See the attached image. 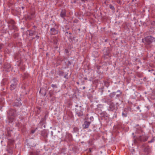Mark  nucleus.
Returning <instances> with one entry per match:
<instances>
[{"instance_id":"obj_1","label":"nucleus","mask_w":155,"mask_h":155,"mask_svg":"<svg viewBox=\"0 0 155 155\" xmlns=\"http://www.w3.org/2000/svg\"><path fill=\"white\" fill-rule=\"evenodd\" d=\"M8 118L9 120V122H12L13 121L16 115V111L13 109H11L8 112Z\"/></svg>"},{"instance_id":"obj_2","label":"nucleus","mask_w":155,"mask_h":155,"mask_svg":"<svg viewBox=\"0 0 155 155\" xmlns=\"http://www.w3.org/2000/svg\"><path fill=\"white\" fill-rule=\"evenodd\" d=\"M144 41H145V43L148 45H149L151 43L155 41V38L151 36H148L146 37L144 39H142V41L144 42Z\"/></svg>"},{"instance_id":"obj_3","label":"nucleus","mask_w":155,"mask_h":155,"mask_svg":"<svg viewBox=\"0 0 155 155\" xmlns=\"http://www.w3.org/2000/svg\"><path fill=\"white\" fill-rule=\"evenodd\" d=\"M58 27V26L55 24V28H52L50 29V33L51 35H55L58 33L57 29Z\"/></svg>"},{"instance_id":"obj_4","label":"nucleus","mask_w":155,"mask_h":155,"mask_svg":"<svg viewBox=\"0 0 155 155\" xmlns=\"http://www.w3.org/2000/svg\"><path fill=\"white\" fill-rule=\"evenodd\" d=\"M148 137L147 136H140L137 138V140L140 141L145 142L147 140Z\"/></svg>"},{"instance_id":"obj_5","label":"nucleus","mask_w":155,"mask_h":155,"mask_svg":"<svg viewBox=\"0 0 155 155\" xmlns=\"http://www.w3.org/2000/svg\"><path fill=\"white\" fill-rule=\"evenodd\" d=\"M117 108V106L113 103L111 102L109 106V110L111 111H113Z\"/></svg>"},{"instance_id":"obj_6","label":"nucleus","mask_w":155,"mask_h":155,"mask_svg":"<svg viewBox=\"0 0 155 155\" xmlns=\"http://www.w3.org/2000/svg\"><path fill=\"white\" fill-rule=\"evenodd\" d=\"M8 22L11 24L12 25V29H15V30H17V28L15 25V21L12 20H11L9 21Z\"/></svg>"},{"instance_id":"obj_7","label":"nucleus","mask_w":155,"mask_h":155,"mask_svg":"<svg viewBox=\"0 0 155 155\" xmlns=\"http://www.w3.org/2000/svg\"><path fill=\"white\" fill-rule=\"evenodd\" d=\"M90 124V122L85 121H84V124L83 125V128L84 129L87 128H88Z\"/></svg>"},{"instance_id":"obj_8","label":"nucleus","mask_w":155,"mask_h":155,"mask_svg":"<svg viewBox=\"0 0 155 155\" xmlns=\"http://www.w3.org/2000/svg\"><path fill=\"white\" fill-rule=\"evenodd\" d=\"M14 81H15V84H12L11 85L10 89L11 90L14 89L16 88V86L17 85V80L15 79Z\"/></svg>"},{"instance_id":"obj_9","label":"nucleus","mask_w":155,"mask_h":155,"mask_svg":"<svg viewBox=\"0 0 155 155\" xmlns=\"http://www.w3.org/2000/svg\"><path fill=\"white\" fill-rule=\"evenodd\" d=\"M60 15L61 17L64 18L66 16V10L64 9L62 10Z\"/></svg>"},{"instance_id":"obj_10","label":"nucleus","mask_w":155,"mask_h":155,"mask_svg":"<svg viewBox=\"0 0 155 155\" xmlns=\"http://www.w3.org/2000/svg\"><path fill=\"white\" fill-rule=\"evenodd\" d=\"M127 110V109H125L124 110V112H123L122 114L123 116L124 117H126L127 116V113L126 112Z\"/></svg>"},{"instance_id":"obj_11","label":"nucleus","mask_w":155,"mask_h":155,"mask_svg":"<svg viewBox=\"0 0 155 155\" xmlns=\"http://www.w3.org/2000/svg\"><path fill=\"white\" fill-rule=\"evenodd\" d=\"M77 114L79 117L82 116L83 115V113L82 111H80L79 112H77Z\"/></svg>"},{"instance_id":"obj_12","label":"nucleus","mask_w":155,"mask_h":155,"mask_svg":"<svg viewBox=\"0 0 155 155\" xmlns=\"http://www.w3.org/2000/svg\"><path fill=\"white\" fill-rule=\"evenodd\" d=\"M34 33V32H32L31 31H29V35L30 36H32Z\"/></svg>"},{"instance_id":"obj_13","label":"nucleus","mask_w":155,"mask_h":155,"mask_svg":"<svg viewBox=\"0 0 155 155\" xmlns=\"http://www.w3.org/2000/svg\"><path fill=\"white\" fill-rule=\"evenodd\" d=\"M110 8L113 10L114 9V6L111 5H110L109 6Z\"/></svg>"},{"instance_id":"obj_14","label":"nucleus","mask_w":155,"mask_h":155,"mask_svg":"<svg viewBox=\"0 0 155 155\" xmlns=\"http://www.w3.org/2000/svg\"><path fill=\"white\" fill-rule=\"evenodd\" d=\"M30 155H37V154L35 153L31 152L30 153Z\"/></svg>"},{"instance_id":"obj_15","label":"nucleus","mask_w":155,"mask_h":155,"mask_svg":"<svg viewBox=\"0 0 155 155\" xmlns=\"http://www.w3.org/2000/svg\"><path fill=\"white\" fill-rule=\"evenodd\" d=\"M51 87L53 88H57V87L55 84H52Z\"/></svg>"},{"instance_id":"obj_16","label":"nucleus","mask_w":155,"mask_h":155,"mask_svg":"<svg viewBox=\"0 0 155 155\" xmlns=\"http://www.w3.org/2000/svg\"><path fill=\"white\" fill-rule=\"evenodd\" d=\"M154 141V139H152L150 141H148L149 143H150L153 142Z\"/></svg>"},{"instance_id":"obj_17","label":"nucleus","mask_w":155,"mask_h":155,"mask_svg":"<svg viewBox=\"0 0 155 155\" xmlns=\"http://www.w3.org/2000/svg\"><path fill=\"white\" fill-rule=\"evenodd\" d=\"M28 18L29 19L31 20V19L32 18L31 17H30L29 16H28Z\"/></svg>"},{"instance_id":"obj_18","label":"nucleus","mask_w":155,"mask_h":155,"mask_svg":"<svg viewBox=\"0 0 155 155\" xmlns=\"http://www.w3.org/2000/svg\"><path fill=\"white\" fill-rule=\"evenodd\" d=\"M3 46L2 45L0 44V49H1L2 47Z\"/></svg>"},{"instance_id":"obj_19","label":"nucleus","mask_w":155,"mask_h":155,"mask_svg":"<svg viewBox=\"0 0 155 155\" xmlns=\"http://www.w3.org/2000/svg\"><path fill=\"white\" fill-rule=\"evenodd\" d=\"M35 130H32L31 131V132L33 134L34 133V132H35Z\"/></svg>"},{"instance_id":"obj_20","label":"nucleus","mask_w":155,"mask_h":155,"mask_svg":"<svg viewBox=\"0 0 155 155\" xmlns=\"http://www.w3.org/2000/svg\"><path fill=\"white\" fill-rule=\"evenodd\" d=\"M39 36H38V35L36 36V38H37V39L39 38Z\"/></svg>"},{"instance_id":"obj_21","label":"nucleus","mask_w":155,"mask_h":155,"mask_svg":"<svg viewBox=\"0 0 155 155\" xmlns=\"http://www.w3.org/2000/svg\"><path fill=\"white\" fill-rule=\"evenodd\" d=\"M13 79V81H12L13 82H12V84H15V81H14V79Z\"/></svg>"},{"instance_id":"obj_22","label":"nucleus","mask_w":155,"mask_h":155,"mask_svg":"<svg viewBox=\"0 0 155 155\" xmlns=\"http://www.w3.org/2000/svg\"><path fill=\"white\" fill-rule=\"evenodd\" d=\"M44 120V118H42L41 119V121H40V123H41V122L42 121H43Z\"/></svg>"},{"instance_id":"obj_23","label":"nucleus","mask_w":155,"mask_h":155,"mask_svg":"<svg viewBox=\"0 0 155 155\" xmlns=\"http://www.w3.org/2000/svg\"><path fill=\"white\" fill-rule=\"evenodd\" d=\"M50 96L51 97L52 96V94H50Z\"/></svg>"},{"instance_id":"obj_24","label":"nucleus","mask_w":155,"mask_h":155,"mask_svg":"<svg viewBox=\"0 0 155 155\" xmlns=\"http://www.w3.org/2000/svg\"><path fill=\"white\" fill-rule=\"evenodd\" d=\"M83 89H84L85 88V87H84L83 88Z\"/></svg>"},{"instance_id":"obj_25","label":"nucleus","mask_w":155,"mask_h":155,"mask_svg":"<svg viewBox=\"0 0 155 155\" xmlns=\"http://www.w3.org/2000/svg\"><path fill=\"white\" fill-rule=\"evenodd\" d=\"M22 9H23L24 8V7H22Z\"/></svg>"},{"instance_id":"obj_26","label":"nucleus","mask_w":155,"mask_h":155,"mask_svg":"<svg viewBox=\"0 0 155 155\" xmlns=\"http://www.w3.org/2000/svg\"><path fill=\"white\" fill-rule=\"evenodd\" d=\"M46 115L45 116V118H46Z\"/></svg>"},{"instance_id":"obj_27","label":"nucleus","mask_w":155,"mask_h":155,"mask_svg":"<svg viewBox=\"0 0 155 155\" xmlns=\"http://www.w3.org/2000/svg\"><path fill=\"white\" fill-rule=\"evenodd\" d=\"M11 140V142H13V141H12V140Z\"/></svg>"},{"instance_id":"obj_28","label":"nucleus","mask_w":155,"mask_h":155,"mask_svg":"<svg viewBox=\"0 0 155 155\" xmlns=\"http://www.w3.org/2000/svg\"><path fill=\"white\" fill-rule=\"evenodd\" d=\"M77 84H79V83H78V82H77Z\"/></svg>"},{"instance_id":"obj_29","label":"nucleus","mask_w":155,"mask_h":155,"mask_svg":"<svg viewBox=\"0 0 155 155\" xmlns=\"http://www.w3.org/2000/svg\"><path fill=\"white\" fill-rule=\"evenodd\" d=\"M89 150H90V151H91V150L90 149H89Z\"/></svg>"},{"instance_id":"obj_30","label":"nucleus","mask_w":155,"mask_h":155,"mask_svg":"<svg viewBox=\"0 0 155 155\" xmlns=\"http://www.w3.org/2000/svg\"><path fill=\"white\" fill-rule=\"evenodd\" d=\"M57 42H54V43H57Z\"/></svg>"},{"instance_id":"obj_31","label":"nucleus","mask_w":155,"mask_h":155,"mask_svg":"<svg viewBox=\"0 0 155 155\" xmlns=\"http://www.w3.org/2000/svg\"><path fill=\"white\" fill-rule=\"evenodd\" d=\"M133 135H134V133H133Z\"/></svg>"}]
</instances>
